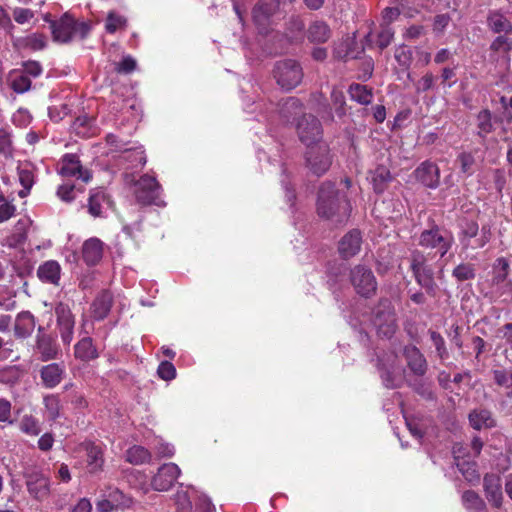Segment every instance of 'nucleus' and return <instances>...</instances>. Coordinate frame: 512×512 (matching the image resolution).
<instances>
[{"mask_svg":"<svg viewBox=\"0 0 512 512\" xmlns=\"http://www.w3.org/2000/svg\"><path fill=\"white\" fill-rule=\"evenodd\" d=\"M432 267L427 264V258L420 250H413L410 254V269L413 275L431 269Z\"/></svg>","mask_w":512,"mask_h":512,"instance_id":"nucleus-45","label":"nucleus"},{"mask_svg":"<svg viewBox=\"0 0 512 512\" xmlns=\"http://www.w3.org/2000/svg\"><path fill=\"white\" fill-rule=\"evenodd\" d=\"M127 24L126 18L114 11L108 13L105 29L108 33H115L118 29L125 28Z\"/></svg>","mask_w":512,"mask_h":512,"instance_id":"nucleus-48","label":"nucleus"},{"mask_svg":"<svg viewBox=\"0 0 512 512\" xmlns=\"http://www.w3.org/2000/svg\"><path fill=\"white\" fill-rule=\"evenodd\" d=\"M11 88L16 93L27 92L31 88V80L27 75H16L11 82Z\"/></svg>","mask_w":512,"mask_h":512,"instance_id":"nucleus-57","label":"nucleus"},{"mask_svg":"<svg viewBox=\"0 0 512 512\" xmlns=\"http://www.w3.org/2000/svg\"><path fill=\"white\" fill-rule=\"evenodd\" d=\"M64 373V366L51 363L41 368L40 377L46 388H54L62 381Z\"/></svg>","mask_w":512,"mask_h":512,"instance_id":"nucleus-25","label":"nucleus"},{"mask_svg":"<svg viewBox=\"0 0 512 512\" xmlns=\"http://www.w3.org/2000/svg\"><path fill=\"white\" fill-rule=\"evenodd\" d=\"M134 185V194L139 204L159 205L157 200L159 199L160 185L154 177L143 175L135 181Z\"/></svg>","mask_w":512,"mask_h":512,"instance_id":"nucleus-10","label":"nucleus"},{"mask_svg":"<svg viewBox=\"0 0 512 512\" xmlns=\"http://www.w3.org/2000/svg\"><path fill=\"white\" fill-rule=\"evenodd\" d=\"M327 277L329 289L335 292L341 282L345 280V268L342 266L333 267L328 271Z\"/></svg>","mask_w":512,"mask_h":512,"instance_id":"nucleus-46","label":"nucleus"},{"mask_svg":"<svg viewBox=\"0 0 512 512\" xmlns=\"http://www.w3.org/2000/svg\"><path fill=\"white\" fill-rule=\"evenodd\" d=\"M428 334L432 344L435 347L437 357L441 362L446 361L449 358V352L443 336L439 332L432 329L428 330Z\"/></svg>","mask_w":512,"mask_h":512,"instance_id":"nucleus-42","label":"nucleus"},{"mask_svg":"<svg viewBox=\"0 0 512 512\" xmlns=\"http://www.w3.org/2000/svg\"><path fill=\"white\" fill-rule=\"evenodd\" d=\"M179 475L180 469L176 464L165 463L158 468L157 473L153 476L151 486L156 491H167L173 486Z\"/></svg>","mask_w":512,"mask_h":512,"instance_id":"nucleus-15","label":"nucleus"},{"mask_svg":"<svg viewBox=\"0 0 512 512\" xmlns=\"http://www.w3.org/2000/svg\"><path fill=\"white\" fill-rule=\"evenodd\" d=\"M453 241V235L449 231L430 219L428 228L419 235L418 245L426 249H435L442 258L451 249Z\"/></svg>","mask_w":512,"mask_h":512,"instance_id":"nucleus-2","label":"nucleus"},{"mask_svg":"<svg viewBox=\"0 0 512 512\" xmlns=\"http://www.w3.org/2000/svg\"><path fill=\"white\" fill-rule=\"evenodd\" d=\"M362 233L359 229L348 231L338 243V253L344 260H349L356 256L361 249Z\"/></svg>","mask_w":512,"mask_h":512,"instance_id":"nucleus-16","label":"nucleus"},{"mask_svg":"<svg viewBox=\"0 0 512 512\" xmlns=\"http://www.w3.org/2000/svg\"><path fill=\"white\" fill-rule=\"evenodd\" d=\"M75 357L82 361H90L98 357L97 350L93 345V340L90 337L81 339L75 345Z\"/></svg>","mask_w":512,"mask_h":512,"instance_id":"nucleus-37","label":"nucleus"},{"mask_svg":"<svg viewBox=\"0 0 512 512\" xmlns=\"http://www.w3.org/2000/svg\"><path fill=\"white\" fill-rule=\"evenodd\" d=\"M403 356L407 367L417 377H423L428 371V363L424 354L415 345L409 344L403 348Z\"/></svg>","mask_w":512,"mask_h":512,"instance_id":"nucleus-18","label":"nucleus"},{"mask_svg":"<svg viewBox=\"0 0 512 512\" xmlns=\"http://www.w3.org/2000/svg\"><path fill=\"white\" fill-rule=\"evenodd\" d=\"M452 276L458 282L473 280L476 277L475 266L471 263H460L452 270Z\"/></svg>","mask_w":512,"mask_h":512,"instance_id":"nucleus-43","label":"nucleus"},{"mask_svg":"<svg viewBox=\"0 0 512 512\" xmlns=\"http://www.w3.org/2000/svg\"><path fill=\"white\" fill-rule=\"evenodd\" d=\"M414 179L429 189H436L440 184V169L436 163L426 160L412 173Z\"/></svg>","mask_w":512,"mask_h":512,"instance_id":"nucleus-14","label":"nucleus"},{"mask_svg":"<svg viewBox=\"0 0 512 512\" xmlns=\"http://www.w3.org/2000/svg\"><path fill=\"white\" fill-rule=\"evenodd\" d=\"M409 386L413 389L415 393H417L425 400H435L434 392L432 391L431 387L428 384H426L423 380L416 379L415 381L410 382Z\"/></svg>","mask_w":512,"mask_h":512,"instance_id":"nucleus-50","label":"nucleus"},{"mask_svg":"<svg viewBox=\"0 0 512 512\" xmlns=\"http://www.w3.org/2000/svg\"><path fill=\"white\" fill-rule=\"evenodd\" d=\"M395 59L401 67L408 69L412 63L413 53L409 48L402 45L396 49Z\"/></svg>","mask_w":512,"mask_h":512,"instance_id":"nucleus-53","label":"nucleus"},{"mask_svg":"<svg viewBox=\"0 0 512 512\" xmlns=\"http://www.w3.org/2000/svg\"><path fill=\"white\" fill-rule=\"evenodd\" d=\"M273 77L284 90L290 91L297 87L303 79V69L294 59L279 60L274 64Z\"/></svg>","mask_w":512,"mask_h":512,"instance_id":"nucleus-5","label":"nucleus"},{"mask_svg":"<svg viewBox=\"0 0 512 512\" xmlns=\"http://www.w3.org/2000/svg\"><path fill=\"white\" fill-rule=\"evenodd\" d=\"M13 143L11 134L4 128H0V154L5 157H12Z\"/></svg>","mask_w":512,"mask_h":512,"instance_id":"nucleus-52","label":"nucleus"},{"mask_svg":"<svg viewBox=\"0 0 512 512\" xmlns=\"http://www.w3.org/2000/svg\"><path fill=\"white\" fill-rule=\"evenodd\" d=\"M44 20L50 24L53 41L58 43H69L74 36V18L65 13L59 20L49 19V15L44 17Z\"/></svg>","mask_w":512,"mask_h":512,"instance_id":"nucleus-11","label":"nucleus"},{"mask_svg":"<svg viewBox=\"0 0 512 512\" xmlns=\"http://www.w3.org/2000/svg\"><path fill=\"white\" fill-rule=\"evenodd\" d=\"M61 275V266L55 260H48L37 269L38 278L45 283L58 286Z\"/></svg>","mask_w":512,"mask_h":512,"instance_id":"nucleus-27","label":"nucleus"},{"mask_svg":"<svg viewBox=\"0 0 512 512\" xmlns=\"http://www.w3.org/2000/svg\"><path fill=\"white\" fill-rule=\"evenodd\" d=\"M304 23L299 17H291L287 23V31L290 42H296L302 38Z\"/></svg>","mask_w":512,"mask_h":512,"instance_id":"nucleus-47","label":"nucleus"},{"mask_svg":"<svg viewBox=\"0 0 512 512\" xmlns=\"http://www.w3.org/2000/svg\"><path fill=\"white\" fill-rule=\"evenodd\" d=\"M450 21H451V16L448 13L437 14L433 18V25H432L433 32L436 35L443 34L444 30L449 25Z\"/></svg>","mask_w":512,"mask_h":512,"instance_id":"nucleus-62","label":"nucleus"},{"mask_svg":"<svg viewBox=\"0 0 512 512\" xmlns=\"http://www.w3.org/2000/svg\"><path fill=\"white\" fill-rule=\"evenodd\" d=\"M487 25L494 33H510L512 23L499 11H490L487 16Z\"/></svg>","mask_w":512,"mask_h":512,"instance_id":"nucleus-35","label":"nucleus"},{"mask_svg":"<svg viewBox=\"0 0 512 512\" xmlns=\"http://www.w3.org/2000/svg\"><path fill=\"white\" fill-rule=\"evenodd\" d=\"M110 203V197L103 188H94L90 190L88 197V213L93 217H102V205Z\"/></svg>","mask_w":512,"mask_h":512,"instance_id":"nucleus-28","label":"nucleus"},{"mask_svg":"<svg viewBox=\"0 0 512 512\" xmlns=\"http://www.w3.org/2000/svg\"><path fill=\"white\" fill-rule=\"evenodd\" d=\"M461 502L467 512H489L485 500L472 489L462 493Z\"/></svg>","mask_w":512,"mask_h":512,"instance_id":"nucleus-29","label":"nucleus"},{"mask_svg":"<svg viewBox=\"0 0 512 512\" xmlns=\"http://www.w3.org/2000/svg\"><path fill=\"white\" fill-rule=\"evenodd\" d=\"M494 122L501 125L502 131L506 133L512 123V110L507 108L502 109L499 114L494 115Z\"/></svg>","mask_w":512,"mask_h":512,"instance_id":"nucleus-61","label":"nucleus"},{"mask_svg":"<svg viewBox=\"0 0 512 512\" xmlns=\"http://www.w3.org/2000/svg\"><path fill=\"white\" fill-rule=\"evenodd\" d=\"M279 114L285 122H292L296 120L298 116H302L304 114L303 104L296 97L283 99L279 103Z\"/></svg>","mask_w":512,"mask_h":512,"instance_id":"nucleus-23","label":"nucleus"},{"mask_svg":"<svg viewBox=\"0 0 512 512\" xmlns=\"http://www.w3.org/2000/svg\"><path fill=\"white\" fill-rule=\"evenodd\" d=\"M20 429L29 435H38L40 433L38 421L32 415L23 416L20 422Z\"/></svg>","mask_w":512,"mask_h":512,"instance_id":"nucleus-55","label":"nucleus"},{"mask_svg":"<svg viewBox=\"0 0 512 512\" xmlns=\"http://www.w3.org/2000/svg\"><path fill=\"white\" fill-rule=\"evenodd\" d=\"M435 76L431 72H427L421 77L416 84V91L418 93L427 92L434 88Z\"/></svg>","mask_w":512,"mask_h":512,"instance_id":"nucleus-63","label":"nucleus"},{"mask_svg":"<svg viewBox=\"0 0 512 512\" xmlns=\"http://www.w3.org/2000/svg\"><path fill=\"white\" fill-rule=\"evenodd\" d=\"M379 373L383 385L387 389H396L401 387L402 379L397 375L394 359L391 356L383 354H375V358L371 360Z\"/></svg>","mask_w":512,"mask_h":512,"instance_id":"nucleus-8","label":"nucleus"},{"mask_svg":"<svg viewBox=\"0 0 512 512\" xmlns=\"http://www.w3.org/2000/svg\"><path fill=\"white\" fill-rule=\"evenodd\" d=\"M35 317L30 311L20 312L15 319L14 335L16 338L25 339L32 335L35 329Z\"/></svg>","mask_w":512,"mask_h":512,"instance_id":"nucleus-22","label":"nucleus"},{"mask_svg":"<svg viewBox=\"0 0 512 512\" xmlns=\"http://www.w3.org/2000/svg\"><path fill=\"white\" fill-rule=\"evenodd\" d=\"M331 37V29L328 24L322 20L312 22L307 30V39L311 43L322 44Z\"/></svg>","mask_w":512,"mask_h":512,"instance_id":"nucleus-30","label":"nucleus"},{"mask_svg":"<svg viewBox=\"0 0 512 512\" xmlns=\"http://www.w3.org/2000/svg\"><path fill=\"white\" fill-rule=\"evenodd\" d=\"M413 276H414L416 283L422 289H424L425 293L428 296H430L432 298H436L438 296V292H439L440 288L435 280L433 268L426 269V271H422Z\"/></svg>","mask_w":512,"mask_h":512,"instance_id":"nucleus-33","label":"nucleus"},{"mask_svg":"<svg viewBox=\"0 0 512 512\" xmlns=\"http://www.w3.org/2000/svg\"><path fill=\"white\" fill-rule=\"evenodd\" d=\"M483 491L486 500L493 508H502L504 495L500 475L496 473H486L483 477Z\"/></svg>","mask_w":512,"mask_h":512,"instance_id":"nucleus-12","label":"nucleus"},{"mask_svg":"<svg viewBox=\"0 0 512 512\" xmlns=\"http://www.w3.org/2000/svg\"><path fill=\"white\" fill-rule=\"evenodd\" d=\"M213 505L211 500L205 495H199L195 501L193 512H211Z\"/></svg>","mask_w":512,"mask_h":512,"instance_id":"nucleus-64","label":"nucleus"},{"mask_svg":"<svg viewBox=\"0 0 512 512\" xmlns=\"http://www.w3.org/2000/svg\"><path fill=\"white\" fill-rule=\"evenodd\" d=\"M394 37V31L389 26H383L377 35V46L380 50L387 48Z\"/></svg>","mask_w":512,"mask_h":512,"instance_id":"nucleus-59","label":"nucleus"},{"mask_svg":"<svg viewBox=\"0 0 512 512\" xmlns=\"http://www.w3.org/2000/svg\"><path fill=\"white\" fill-rule=\"evenodd\" d=\"M372 322L380 337L390 339L397 330L395 308L387 297L380 298L372 310Z\"/></svg>","mask_w":512,"mask_h":512,"instance_id":"nucleus-3","label":"nucleus"},{"mask_svg":"<svg viewBox=\"0 0 512 512\" xmlns=\"http://www.w3.org/2000/svg\"><path fill=\"white\" fill-rule=\"evenodd\" d=\"M44 404L49 413L51 419L59 417L60 412V400L56 395H49L44 397Z\"/></svg>","mask_w":512,"mask_h":512,"instance_id":"nucleus-58","label":"nucleus"},{"mask_svg":"<svg viewBox=\"0 0 512 512\" xmlns=\"http://www.w3.org/2000/svg\"><path fill=\"white\" fill-rule=\"evenodd\" d=\"M494 383L499 387L512 386V372L509 373L506 369L492 370Z\"/></svg>","mask_w":512,"mask_h":512,"instance_id":"nucleus-56","label":"nucleus"},{"mask_svg":"<svg viewBox=\"0 0 512 512\" xmlns=\"http://www.w3.org/2000/svg\"><path fill=\"white\" fill-rule=\"evenodd\" d=\"M348 93L352 100L361 105H368L373 98L372 88L359 83H352L348 88Z\"/></svg>","mask_w":512,"mask_h":512,"instance_id":"nucleus-39","label":"nucleus"},{"mask_svg":"<svg viewBox=\"0 0 512 512\" xmlns=\"http://www.w3.org/2000/svg\"><path fill=\"white\" fill-rule=\"evenodd\" d=\"M348 279L355 293L360 297L370 299L376 295L378 289L377 279L372 269L365 264H356L351 267Z\"/></svg>","mask_w":512,"mask_h":512,"instance_id":"nucleus-4","label":"nucleus"},{"mask_svg":"<svg viewBox=\"0 0 512 512\" xmlns=\"http://www.w3.org/2000/svg\"><path fill=\"white\" fill-rule=\"evenodd\" d=\"M103 256V243L97 238L86 240L82 247V257L89 266L96 265Z\"/></svg>","mask_w":512,"mask_h":512,"instance_id":"nucleus-26","label":"nucleus"},{"mask_svg":"<svg viewBox=\"0 0 512 512\" xmlns=\"http://www.w3.org/2000/svg\"><path fill=\"white\" fill-rule=\"evenodd\" d=\"M104 496H108L112 502V505H114L117 510L130 508L134 502L132 497L124 494L118 488L109 487Z\"/></svg>","mask_w":512,"mask_h":512,"instance_id":"nucleus-40","label":"nucleus"},{"mask_svg":"<svg viewBox=\"0 0 512 512\" xmlns=\"http://www.w3.org/2000/svg\"><path fill=\"white\" fill-rule=\"evenodd\" d=\"M284 3L278 0H259L252 9V19L260 30L266 32L275 19L282 15Z\"/></svg>","mask_w":512,"mask_h":512,"instance_id":"nucleus-7","label":"nucleus"},{"mask_svg":"<svg viewBox=\"0 0 512 512\" xmlns=\"http://www.w3.org/2000/svg\"><path fill=\"white\" fill-rule=\"evenodd\" d=\"M118 161L129 162L132 168H136L138 166H144L146 163V156L144 151L138 147H130L121 150L120 155L118 156Z\"/></svg>","mask_w":512,"mask_h":512,"instance_id":"nucleus-36","label":"nucleus"},{"mask_svg":"<svg viewBox=\"0 0 512 512\" xmlns=\"http://www.w3.org/2000/svg\"><path fill=\"white\" fill-rule=\"evenodd\" d=\"M150 458V452L143 446L134 445L126 451V460L134 465L143 464Z\"/></svg>","mask_w":512,"mask_h":512,"instance_id":"nucleus-41","label":"nucleus"},{"mask_svg":"<svg viewBox=\"0 0 512 512\" xmlns=\"http://www.w3.org/2000/svg\"><path fill=\"white\" fill-rule=\"evenodd\" d=\"M36 351L42 361L55 359L58 355V347L52 336L36 337Z\"/></svg>","mask_w":512,"mask_h":512,"instance_id":"nucleus-34","label":"nucleus"},{"mask_svg":"<svg viewBox=\"0 0 512 512\" xmlns=\"http://www.w3.org/2000/svg\"><path fill=\"white\" fill-rule=\"evenodd\" d=\"M316 212L322 219L343 224L350 217L351 204L346 193L337 189L334 182L327 180L318 188Z\"/></svg>","mask_w":512,"mask_h":512,"instance_id":"nucleus-1","label":"nucleus"},{"mask_svg":"<svg viewBox=\"0 0 512 512\" xmlns=\"http://www.w3.org/2000/svg\"><path fill=\"white\" fill-rule=\"evenodd\" d=\"M296 130L300 141L306 146L317 143L322 138V125L312 114H303L296 124Z\"/></svg>","mask_w":512,"mask_h":512,"instance_id":"nucleus-9","label":"nucleus"},{"mask_svg":"<svg viewBox=\"0 0 512 512\" xmlns=\"http://www.w3.org/2000/svg\"><path fill=\"white\" fill-rule=\"evenodd\" d=\"M26 485L29 493L37 500H42L49 495V478L40 472L27 474Z\"/></svg>","mask_w":512,"mask_h":512,"instance_id":"nucleus-19","label":"nucleus"},{"mask_svg":"<svg viewBox=\"0 0 512 512\" xmlns=\"http://www.w3.org/2000/svg\"><path fill=\"white\" fill-rule=\"evenodd\" d=\"M177 512H193V505L190 496L185 491H178L175 494Z\"/></svg>","mask_w":512,"mask_h":512,"instance_id":"nucleus-54","label":"nucleus"},{"mask_svg":"<svg viewBox=\"0 0 512 512\" xmlns=\"http://www.w3.org/2000/svg\"><path fill=\"white\" fill-rule=\"evenodd\" d=\"M393 180V176L389 168L384 165H378L373 171H371V183L373 190L377 194H382Z\"/></svg>","mask_w":512,"mask_h":512,"instance_id":"nucleus-31","label":"nucleus"},{"mask_svg":"<svg viewBox=\"0 0 512 512\" xmlns=\"http://www.w3.org/2000/svg\"><path fill=\"white\" fill-rule=\"evenodd\" d=\"M476 135L485 140L487 136L495 130L494 115L489 109H482L476 115Z\"/></svg>","mask_w":512,"mask_h":512,"instance_id":"nucleus-32","label":"nucleus"},{"mask_svg":"<svg viewBox=\"0 0 512 512\" xmlns=\"http://www.w3.org/2000/svg\"><path fill=\"white\" fill-rule=\"evenodd\" d=\"M478 232L479 225L476 221L467 219L464 220L463 224L461 225L460 232V241L463 244V246L468 247L470 239L476 237Z\"/></svg>","mask_w":512,"mask_h":512,"instance_id":"nucleus-44","label":"nucleus"},{"mask_svg":"<svg viewBox=\"0 0 512 512\" xmlns=\"http://www.w3.org/2000/svg\"><path fill=\"white\" fill-rule=\"evenodd\" d=\"M457 162L460 164V170L462 173L470 176L474 173L473 166L475 165V157L472 153L462 152L457 157Z\"/></svg>","mask_w":512,"mask_h":512,"instance_id":"nucleus-51","label":"nucleus"},{"mask_svg":"<svg viewBox=\"0 0 512 512\" xmlns=\"http://www.w3.org/2000/svg\"><path fill=\"white\" fill-rule=\"evenodd\" d=\"M59 173L64 177H77L85 183L92 179V172L83 168L79 157L72 153H67L61 158Z\"/></svg>","mask_w":512,"mask_h":512,"instance_id":"nucleus-13","label":"nucleus"},{"mask_svg":"<svg viewBox=\"0 0 512 512\" xmlns=\"http://www.w3.org/2000/svg\"><path fill=\"white\" fill-rule=\"evenodd\" d=\"M87 465L91 473H95L102 469L104 459L102 448L94 443L86 445Z\"/></svg>","mask_w":512,"mask_h":512,"instance_id":"nucleus-38","label":"nucleus"},{"mask_svg":"<svg viewBox=\"0 0 512 512\" xmlns=\"http://www.w3.org/2000/svg\"><path fill=\"white\" fill-rule=\"evenodd\" d=\"M455 466L461 473L465 481L471 486H477L481 480V474L478 470V464L476 461L464 460L459 457H454Z\"/></svg>","mask_w":512,"mask_h":512,"instance_id":"nucleus-24","label":"nucleus"},{"mask_svg":"<svg viewBox=\"0 0 512 512\" xmlns=\"http://www.w3.org/2000/svg\"><path fill=\"white\" fill-rule=\"evenodd\" d=\"M114 299L109 290H102L91 304V316L96 321L104 320L111 311Z\"/></svg>","mask_w":512,"mask_h":512,"instance_id":"nucleus-20","label":"nucleus"},{"mask_svg":"<svg viewBox=\"0 0 512 512\" xmlns=\"http://www.w3.org/2000/svg\"><path fill=\"white\" fill-rule=\"evenodd\" d=\"M55 315L61 338L65 344H69L72 340L75 324L70 307L63 302L58 303L55 307Z\"/></svg>","mask_w":512,"mask_h":512,"instance_id":"nucleus-17","label":"nucleus"},{"mask_svg":"<svg viewBox=\"0 0 512 512\" xmlns=\"http://www.w3.org/2000/svg\"><path fill=\"white\" fill-rule=\"evenodd\" d=\"M304 158L305 166L317 177L324 175L332 165L329 146L320 141L307 146Z\"/></svg>","mask_w":512,"mask_h":512,"instance_id":"nucleus-6","label":"nucleus"},{"mask_svg":"<svg viewBox=\"0 0 512 512\" xmlns=\"http://www.w3.org/2000/svg\"><path fill=\"white\" fill-rule=\"evenodd\" d=\"M469 425L477 431L492 429L497 426V421L492 412L487 408H476L468 414Z\"/></svg>","mask_w":512,"mask_h":512,"instance_id":"nucleus-21","label":"nucleus"},{"mask_svg":"<svg viewBox=\"0 0 512 512\" xmlns=\"http://www.w3.org/2000/svg\"><path fill=\"white\" fill-rule=\"evenodd\" d=\"M158 376L166 381L172 380L176 377V368L169 361H162L157 369Z\"/></svg>","mask_w":512,"mask_h":512,"instance_id":"nucleus-60","label":"nucleus"},{"mask_svg":"<svg viewBox=\"0 0 512 512\" xmlns=\"http://www.w3.org/2000/svg\"><path fill=\"white\" fill-rule=\"evenodd\" d=\"M330 98H331L332 105L335 108L336 115L339 118H342L343 116H345L346 115V108H345L346 101H345L344 93L341 90L334 88L331 91Z\"/></svg>","mask_w":512,"mask_h":512,"instance_id":"nucleus-49","label":"nucleus"}]
</instances>
